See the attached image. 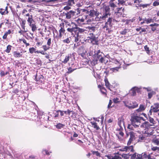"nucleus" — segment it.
<instances>
[{
  "label": "nucleus",
  "mask_w": 159,
  "mask_h": 159,
  "mask_svg": "<svg viewBox=\"0 0 159 159\" xmlns=\"http://www.w3.org/2000/svg\"><path fill=\"white\" fill-rule=\"evenodd\" d=\"M110 8L109 6H106L104 7L103 9V12L100 15H98L97 19H99V20L100 21L104 20L106 18H108V16H110Z\"/></svg>",
  "instance_id": "f257e3e1"
},
{
  "label": "nucleus",
  "mask_w": 159,
  "mask_h": 159,
  "mask_svg": "<svg viewBox=\"0 0 159 159\" xmlns=\"http://www.w3.org/2000/svg\"><path fill=\"white\" fill-rule=\"evenodd\" d=\"M64 22L67 24L68 26H70L69 28L67 29V31L71 33L73 35L74 34L73 32H74V31H75L76 27H77L76 24L73 22H72L71 23H68V22L66 20H64Z\"/></svg>",
  "instance_id": "f03ea898"
},
{
  "label": "nucleus",
  "mask_w": 159,
  "mask_h": 159,
  "mask_svg": "<svg viewBox=\"0 0 159 159\" xmlns=\"http://www.w3.org/2000/svg\"><path fill=\"white\" fill-rule=\"evenodd\" d=\"M113 20H114V19L112 17H109L107 21L105 23V25L103 27V29L108 31V33H110V29L112 26V22Z\"/></svg>",
  "instance_id": "7ed1b4c3"
},
{
  "label": "nucleus",
  "mask_w": 159,
  "mask_h": 159,
  "mask_svg": "<svg viewBox=\"0 0 159 159\" xmlns=\"http://www.w3.org/2000/svg\"><path fill=\"white\" fill-rule=\"evenodd\" d=\"M89 41L93 45L98 44V40L97 37L95 36L93 33H90L89 36L88 37Z\"/></svg>",
  "instance_id": "20e7f679"
},
{
  "label": "nucleus",
  "mask_w": 159,
  "mask_h": 159,
  "mask_svg": "<svg viewBox=\"0 0 159 159\" xmlns=\"http://www.w3.org/2000/svg\"><path fill=\"white\" fill-rule=\"evenodd\" d=\"M159 111V103H155L151 107L149 110L148 115H151L152 112L156 113Z\"/></svg>",
  "instance_id": "39448f33"
},
{
  "label": "nucleus",
  "mask_w": 159,
  "mask_h": 159,
  "mask_svg": "<svg viewBox=\"0 0 159 159\" xmlns=\"http://www.w3.org/2000/svg\"><path fill=\"white\" fill-rule=\"evenodd\" d=\"M143 119V118L142 117L137 116H134L131 117L130 121L131 123H136V124H138L140 123V120Z\"/></svg>",
  "instance_id": "423d86ee"
},
{
  "label": "nucleus",
  "mask_w": 159,
  "mask_h": 159,
  "mask_svg": "<svg viewBox=\"0 0 159 159\" xmlns=\"http://www.w3.org/2000/svg\"><path fill=\"white\" fill-rule=\"evenodd\" d=\"M76 11L71 10L69 12H63L64 14V16H66V19H70L71 17L74 16L75 15Z\"/></svg>",
  "instance_id": "0eeeda50"
},
{
  "label": "nucleus",
  "mask_w": 159,
  "mask_h": 159,
  "mask_svg": "<svg viewBox=\"0 0 159 159\" xmlns=\"http://www.w3.org/2000/svg\"><path fill=\"white\" fill-rule=\"evenodd\" d=\"M130 135L129 139L127 143L128 145H130L131 143L135 139V134L133 131H131L129 133Z\"/></svg>",
  "instance_id": "6e6552de"
},
{
  "label": "nucleus",
  "mask_w": 159,
  "mask_h": 159,
  "mask_svg": "<svg viewBox=\"0 0 159 159\" xmlns=\"http://www.w3.org/2000/svg\"><path fill=\"white\" fill-rule=\"evenodd\" d=\"M120 151H125L127 152H129V151L134 152V150L133 149V146L132 145L129 147L125 146L124 148H122L121 149H120Z\"/></svg>",
  "instance_id": "1a4fd4ad"
},
{
  "label": "nucleus",
  "mask_w": 159,
  "mask_h": 159,
  "mask_svg": "<svg viewBox=\"0 0 159 159\" xmlns=\"http://www.w3.org/2000/svg\"><path fill=\"white\" fill-rule=\"evenodd\" d=\"M75 35H74L75 36V42L77 43H79L81 41V35H80L79 33H74Z\"/></svg>",
  "instance_id": "9d476101"
},
{
  "label": "nucleus",
  "mask_w": 159,
  "mask_h": 159,
  "mask_svg": "<svg viewBox=\"0 0 159 159\" xmlns=\"http://www.w3.org/2000/svg\"><path fill=\"white\" fill-rule=\"evenodd\" d=\"M34 79L37 81H39L42 83L43 81V76L41 75L38 76L37 75H36Z\"/></svg>",
  "instance_id": "9b49d317"
},
{
  "label": "nucleus",
  "mask_w": 159,
  "mask_h": 159,
  "mask_svg": "<svg viewBox=\"0 0 159 159\" xmlns=\"http://www.w3.org/2000/svg\"><path fill=\"white\" fill-rule=\"evenodd\" d=\"M72 55H73V53L68 54L67 56L65 58L64 61H62V62L64 63L65 64L66 63L69 61L70 58H71Z\"/></svg>",
  "instance_id": "f8f14e48"
},
{
  "label": "nucleus",
  "mask_w": 159,
  "mask_h": 159,
  "mask_svg": "<svg viewBox=\"0 0 159 159\" xmlns=\"http://www.w3.org/2000/svg\"><path fill=\"white\" fill-rule=\"evenodd\" d=\"M143 20H144L145 22L147 24L150 23L151 22H152L153 21V20L152 19V18L148 16L147 18L145 17L144 18H143Z\"/></svg>",
  "instance_id": "ddd939ff"
},
{
  "label": "nucleus",
  "mask_w": 159,
  "mask_h": 159,
  "mask_svg": "<svg viewBox=\"0 0 159 159\" xmlns=\"http://www.w3.org/2000/svg\"><path fill=\"white\" fill-rule=\"evenodd\" d=\"M104 81L105 83V85L107 87V88L111 91V88L112 85L110 84L107 78H105L104 79Z\"/></svg>",
  "instance_id": "4468645a"
},
{
  "label": "nucleus",
  "mask_w": 159,
  "mask_h": 159,
  "mask_svg": "<svg viewBox=\"0 0 159 159\" xmlns=\"http://www.w3.org/2000/svg\"><path fill=\"white\" fill-rule=\"evenodd\" d=\"M27 21L29 24V25L33 24L34 21L32 15H31L30 17H28L27 19Z\"/></svg>",
  "instance_id": "2eb2a0df"
},
{
  "label": "nucleus",
  "mask_w": 159,
  "mask_h": 159,
  "mask_svg": "<svg viewBox=\"0 0 159 159\" xmlns=\"http://www.w3.org/2000/svg\"><path fill=\"white\" fill-rule=\"evenodd\" d=\"M85 30L84 29L80 28L77 26V27H76V29H75V31H74V33H78L79 34L80 33H83Z\"/></svg>",
  "instance_id": "dca6fc26"
},
{
  "label": "nucleus",
  "mask_w": 159,
  "mask_h": 159,
  "mask_svg": "<svg viewBox=\"0 0 159 159\" xmlns=\"http://www.w3.org/2000/svg\"><path fill=\"white\" fill-rule=\"evenodd\" d=\"M21 52H18L17 51H14L13 52V56L16 58H19L22 57Z\"/></svg>",
  "instance_id": "f3484780"
},
{
  "label": "nucleus",
  "mask_w": 159,
  "mask_h": 159,
  "mask_svg": "<svg viewBox=\"0 0 159 159\" xmlns=\"http://www.w3.org/2000/svg\"><path fill=\"white\" fill-rule=\"evenodd\" d=\"M87 28L89 29L88 31L90 32H94L97 30L96 28L95 27L91 26H89Z\"/></svg>",
  "instance_id": "a211bd4d"
},
{
  "label": "nucleus",
  "mask_w": 159,
  "mask_h": 159,
  "mask_svg": "<svg viewBox=\"0 0 159 159\" xmlns=\"http://www.w3.org/2000/svg\"><path fill=\"white\" fill-rule=\"evenodd\" d=\"M133 104H130L129 107V109H133L137 107L138 106V104L136 102H133Z\"/></svg>",
  "instance_id": "6ab92c4d"
},
{
  "label": "nucleus",
  "mask_w": 159,
  "mask_h": 159,
  "mask_svg": "<svg viewBox=\"0 0 159 159\" xmlns=\"http://www.w3.org/2000/svg\"><path fill=\"white\" fill-rule=\"evenodd\" d=\"M65 32V30L64 29L61 27V29L59 30V37L60 38H61L62 37V35Z\"/></svg>",
  "instance_id": "aec40b11"
},
{
  "label": "nucleus",
  "mask_w": 159,
  "mask_h": 159,
  "mask_svg": "<svg viewBox=\"0 0 159 159\" xmlns=\"http://www.w3.org/2000/svg\"><path fill=\"white\" fill-rule=\"evenodd\" d=\"M55 126L57 129H61V128H63L65 126V125L61 123H59L55 125Z\"/></svg>",
  "instance_id": "412c9836"
},
{
  "label": "nucleus",
  "mask_w": 159,
  "mask_h": 159,
  "mask_svg": "<svg viewBox=\"0 0 159 159\" xmlns=\"http://www.w3.org/2000/svg\"><path fill=\"white\" fill-rule=\"evenodd\" d=\"M131 155V154H130L129 153L127 154H122L121 156L122 158L124 159H128L129 157Z\"/></svg>",
  "instance_id": "4be33fe9"
},
{
  "label": "nucleus",
  "mask_w": 159,
  "mask_h": 159,
  "mask_svg": "<svg viewBox=\"0 0 159 159\" xmlns=\"http://www.w3.org/2000/svg\"><path fill=\"white\" fill-rule=\"evenodd\" d=\"M151 4H138V6H136V7H137L138 8L139 7H142L143 8L147 7L148 6H149Z\"/></svg>",
  "instance_id": "5701e85b"
},
{
  "label": "nucleus",
  "mask_w": 159,
  "mask_h": 159,
  "mask_svg": "<svg viewBox=\"0 0 159 159\" xmlns=\"http://www.w3.org/2000/svg\"><path fill=\"white\" fill-rule=\"evenodd\" d=\"M118 124L119 126H124V122L123 121V119L122 118L119 119Z\"/></svg>",
  "instance_id": "b1692460"
},
{
  "label": "nucleus",
  "mask_w": 159,
  "mask_h": 159,
  "mask_svg": "<svg viewBox=\"0 0 159 159\" xmlns=\"http://www.w3.org/2000/svg\"><path fill=\"white\" fill-rule=\"evenodd\" d=\"M76 69V68H75L71 66L68 68V71L67 72V73L68 74L70 73Z\"/></svg>",
  "instance_id": "393cba45"
},
{
  "label": "nucleus",
  "mask_w": 159,
  "mask_h": 159,
  "mask_svg": "<svg viewBox=\"0 0 159 159\" xmlns=\"http://www.w3.org/2000/svg\"><path fill=\"white\" fill-rule=\"evenodd\" d=\"M90 123L94 128L96 129L97 130H98L99 128L98 126L97 123L94 121L91 122Z\"/></svg>",
  "instance_id": "a878e982"
},
{
  "label": "nucleus",
  "mask_w": 159,
  "mask_h": 159,
  "mask_svg": "<svg viewBox=\"0 0 159 159\" xmlns=\"http://www.w3.org/2000/svg\"><path fill=\"white\" fill-rule=\"evenodd\" d=\"M29 26L31 28V30L33 32H34L37 30V28L34 24L30 25Z\"/></svg>",
  "instance_id": "bb28decb"
},
{
  "label": "nucleus",
  "mask_w": 159,
  "mask_h": 159,
  "mask_svg": "<svg viewBox=\"0 0 159 159\" xmlns=\"http://www.w3.org/2000/svg\"><path fill=\"white\" fill-rule=\"evenodd\" d=\"M26 22L25 20H23L22 22L20 23V25L22 28L24 30V31L26 32L27 31L25 30V25Z\"/></svg>",
  "instance_id": "cd10ccee"
},
{
  "label": "nucleus",
  "mask_w": 159,
  "mask_h": 159,
  "mask_svg": "<svg viewBox=\"0 0 159 159\" xmlns=\"http://www.w3.org/2000/svg\"><path fill=\"white\" fill-rule=\"evenodd\" d=\"M71 41V38L70 37L67 38L66 39L63 40L62 41L63 43H69Z\"/></svg>",
  "instance_id": "c85d7f7f"
},
{
  "label": "nucleus",
  "mask_w": 159,
  "mask_h": 159,
  "mask_svg": "<svg viewBox=\"0 0 159 159\" xmlns=\"http://www.w3.org/2000/svg\"><path fill=\"white\" fill-rule=\"evenodd\" d=\"M144 106L142 105H140L139 108L136 110L138 111H142L145 110Z\"/></svg>",
  "instance_id": "c756f323"
},
{
  "label": "nucleus",
  "mask_w": 159,
  "mask_h": 159,
  "mask_svg": "<svg viewBox=\"0 0 159 159\" xmlns=\"http://www.w3.org/2000/svg\"><path fill=\"white\" fill-rule=\"evenodd\" d=\"M120 68V66L116 67L110 69V70L113 72H116L118 71V70Z\"/></svg>",
  "instance_id": "7c9ffc66"
},
{
  "label": "nucleus",
  "mask_w": 159,
  "mask_h": 159,
  "mask_svg": "<svg viewBox=\"0 0 159 159\" xmlns=\"http://www.w3.org/2000/svg\"><path fill=\"white\" fill-rule=\"evenodd\" d=\"M12 46L10 45H8L7 47V49L6 50H5V52H6L7 53H8L10 52L11 50V48H12Z\"/></svg>",
  "instance_id": "2f4dec72"
},
{
  "label": "nucleus",
  "mask_w": 159,
  "mask_h": 159,
  "mask_svg": "<svg viewBox=\"0 0 159 159\" xmlns=\"http://www.w3.org/2000/svg\"><path fill=\"white\" fill-rule=\"evenodd\" d=\"M58 1L59 2H62L63 1V0H42V2H45L46 3H48L50 2H55L56 1Z\"/></svg>",
  "instance_id": "473e14b6"
},
{
  "label": "nucleus",
  "mask_w": 159,
  "mask_h": 159,
  "mask_svg": "<svg viewBox=\"0 0 159 159\" xmlns=\"http://www.w3.org/2000/svg\"><path fill=\"white\" fill-rule=\"evenodd\" d=\"M85 50L84 49V47H80L79 48H78V53L79 54L82 52L83 51Z\"/></svg>",
  "instance_id": "72a5a7b5"
},
{
  "label": "nucleus",
  "mask_w": 159,
  "mask_h": 159,
  "mask_svg": "<svg viewBox=\"0 0 159 159\" xmlns=\"http://www.w3.org/2000/svg\"><path fill=\"white\" fill-rule=\"evenodd\" d=\"M128 31H129L128 29H125L123 31H122L120 32V34L122 35H124Z\"/></svg>",
  "instance_id": "f704fd0d"
},
{
  "label": "nucleus",
  "mask_w": 159,
  "mask_h": 159,
  "mask_svg": "<svg viewBox=\"0 0 159 159\" xmlns=\"http://www.w3.org/2000/svg\"><path fill=\"white\" fill-rule=\"evenodd\" d=\"M152 150L154 151L159 152V147H152L151 148Z\"/></svg>",
  "instance_id": "c9c22d12"
},
{
  "label": "nucleus",
  "mask_w": 159,
  "mask_h": 159,
  "mask_svg": "<svg viewBox=\"0 0 159 159\" xmlns=\"http://www.w3.org/2000/svg\"><path fill=\"white\" fill-rule=\"evenodd\" d=\"M143 126V127L145 128H147L148 127H149L150 125L149 123L147 121H145L142 125Z\"/></svg>",
  "instance_id": "e433bc0d"
},
{
  "label": "nucleus",
  "mask_w": 159,
  "mask_h": 159,
  "mask_svg": "<svg viewBox=\"0 0 159 159\" xmlns=\"http://www.w3.org/2000/svg\"><path fill=\"white\" fill-rule=\"evenodd\" d=\"M96 13V11L94 10H90L89 11V15L91 16H93Z\"/></svg>",
  "instance_id": "4c0bfd02"
},
{
  "label": "nucleus",
  "mask_w": 159,
  "mask_h": 159,
  "mask_svg": "<svg viewBox=\"0 0 159 159\" xmlns=\"http://www.w3.org/2000/svg\"><path fill=\"white\" fill-rule=\"evenodd\" d=\"M133 126L134 125H133V124L131 123V124H129L128 125L127 128L130 130H134V129Z\"/></svg>",
  "instance_id": "58836bf2"
},
{
  "label": "nucleus",
  "mask_w": 159,
  "mask_h": 159,
  "mask_svg": "<svg viewBox=\"0 0 159 159\" xmlns=\"http://www.w3.org/2000/svg\"><path fill=\"white\" fill-rule=\"evenodd\" d=\"M131 91L132 92L131 95L133 96L135 95L136 94V91L135 90V89L134 88V87L131 89Z\"/></svg>",
  "instance_id": "ea45409f"
},
{
  "label": "nucleus",
  "mask_w": 159,
  "mask_h": 159,
  "mask_svg": "<svg viewBox=\"0 0 159 159\" xmlns=\"http://www.w3.org/2000/svg\"><path fill=\"white\" fill-rule=\"evenodd\" d=\"M145 137L143 136V135H142L141 136H140L139 137V139L138 140V142H141L143 140H145Z\"/></svg>",
  "instance_id": "a19ab883"
},
{
  "label": "nucleus",
  "mask_w": 159,
  "mask_h": 159,
  "mask_svg": "<svg viewBox=\"0 0 159 159\" xmlns=\"http://www.w3.org/2000/svg\"><path fill=\"white\" fill-rule=\"evenodd\" d=\"M67 4L69 6H70L72 5V4H74V0H68L67 2Z\"/></svg>",
  "instance_id": "79ce46f5"
},
{
  "label": "nucleus",
  "mask_w": 159,
  "mask_h": 159,
  "mask_svg": "<svg viewBox=\"0 0 159 159\" xmlns=\"http://www.w3.org/2000/svg\"><path fill=\"white\" fill-rule=\"evenodd\" d=\"M35 49L34 47L30 48L29 49L30 52L31 54L33 53L34 52H35Z\"/></svg>",
  "instance_id": "37998d69"
},
{
  "label": "nucleus",
  "mask_w": 159,
  "mask_h": 159,
  "mask_svg": "<svg viewBox=\"0 0 159 159\" xmlns=\"http://www.w3.org/2000/svg\"><path fill=\"white\" fill-rule=\"evenodd\" d=\"M149 120L151 123L153 124H155V121L151 117H149Z\"/></svg>",
  "instance_id": "c03bdc74"
},
{
  "label": "nucleus",
  "mask_w": 159,
  "mask_h": 159,
  "mask_svg": "<svg viewBox=\"0 0 159 159\" xmlns=\"http://www.w3.org/2000/svg\"><path fill=\"white\" fill-rule=\"evenodd\" d=\"M92 153L93 155H95L98 157L100 156V153L98 151H92Z\"/></svg>",
  "instance_id": "a18cd8bd"
},
{
  "label": "nucleus",
  "mask_w": 159,
  "mask_h": 159,
  "mask_svg": "<svg viewBox=\"0 0 159 159\" xmlns=\"http://www.w3.org/2000/svg\"><path fill=\"white\" fill-rule=\"evenodd\" d=\"M119 98H114L113 99V102L116 103H119L120 102V101H119Z\"/></svg>",
  "instance_id": "49530a36"
},
{
  "label": "nucleus",
  "mask_w": 159,
  "mask_h": 159,
  "mask_svg": "<svg viewBox=\"0 0 159 159\" xmlns=\"http://www.w3.org/2000/svg\"><path fill=\"white\" fill-rule=\"evenodd\" d=\"M109 6L111 7L112 9H113L116 7V5L112 2H110Z\"/></svg>",
  "instance_id": "de8ad7c7"
},
{
  "label": "nucleus",
  "mask_w": 159,
  "mask_h": 159,
  "mask_svg": "<svg viewBox=\"0 0 159 159\" xmlns=\"http://www.w3.org/2000/svg\"><path fill=\"white\" fill-rule=\"evenodd\" d=\"M144 48L145 50L146 51L147 53H149L150 52L149 48L148 47L147 45L145 46Z\"/></svg>",
  "instance_id": "09e8293b"
},
{
  "label": "nucleus",
  "mask_w": 159,
  "mask_h": 159,
  "mask_svg": "<svg viewBox=\"0 0 159 159\" xmlns=\"http://www.w3.org/2000/svg\"><path fill=\"white\" fill-rule=\"evenodd\" d=\"M57 112H60L61 116H63L64 115V111H61L60 110H58L56 111Z\"/></svg>",
  "instance_id": "8fccbe9b"
},
{
  "label": "nucleus",
  "mask_w": 159,
  "mask_h": 159,
  "mask_svg": "<svg viewBox=\"0 0 159 159\" xmlns=\"http://www.w3.org/2000/svg\"><path fill=\"white\" fill-rule=\"evenodd\" d=\"M136 159H143L142 155L137 154Z\"/></svg>",
  "instance_id": "3c124183"
},
{
  "label": "nucleus",
  "mask_w": 159,
  "mask_h": 159,
  "mask_svg": "<svg viewBox=\"0 0 159 159\" xmlns=\"http://www.w3.org/2000/svg\"><path fill=\"white\" fill-rule=\"evenodd\" d=\"M134 88L135 89V90L136 91V92H137L138 93H139L141 91V88H138L137 87H134Z\"/></svg>",
  "instance_id": "603ef678"
},
{
  "label": "nucleus",
  "mask_w": 159,
  "mask_h": 159,
  "mask_svg": "<svg viewBox=\"0 0 159 159\" xmlns=\"http://www.w3.org/2000/svg\"><path fill=\"white\" fill-rule=\"evenodd\" d=\"M0 13L2 15H4L6 13L5 11V10L4 9H3L2 8H0Z\"/></svg>",
  "instance_id": "864d4df0"
},
{
  "label": "nucleus",
  "mask_w": 159,
  "mask_h": 159,
  "mask_svg": "<svg viewBox=\"0 0 159 159\" xmlns=\"http://www.w3.org/2000/svg\"><path fill=\"white\" fill-rule=\"evenodd\" d=\"M136 154L137 153H135L133 154H131V155L130 156H131V159H136Z\"/></svg>",
  "instance_id": "5fc2aeb1"
},
{
  "label": "nucleus",
  "mask_w": 159,
  "mask_h": 159,
  "mask_svg": "<svg viewBox=\"0 0 159 159\" xmlns=\"http://www.w3.org/2000/svg\"><path fill=\"white\" fill-rule=\"evenodd\" d=\"M153 5L155 7L159 5V2H157V0L154 1L153 2Z\"/></svg>",
  "instance_id": "6e6d98bb"
},
{
  "label": "nucleus",
  "mask_w": 159,
  "mask_h": 159,
  "mask_svg": "<svg viewBox=\"0 0 159 159\" xmlns=\"http://www.w3.org/2000/svg\"><path fill=\"white\" fill-rule=\"evenodd\" d=\"M102 54H100L96 55V60L98 61V59L100 57H102Z\"/></svg>",
  "instance_id": "4d7b16f0"
},
{
  "label": "nucleus",
  "mask_w": 159,
  "mask_h": 159,
  "mask_svg": "<svg viewBox=\"0 0 159 159\" xmlns=\"http://www.w3.org/2000/svg\"><path fill=\"white\" fill-rule=\"evenodd\" d=\"M114 63L117 65L118 66H120L121 65V63L119 61H118V60H117L116 59H115L114 61Z\"/></svg>",
  "instance_id": "13d9d810"
},
{
  "label": "nucleus",
  "mask_w": 159,
  "mask_h": 159,
  "mask_svg": "<svg viewBox=\"0 0 159 159\" xmlns=\"http://www.w3.org/2000/svg\"><path fill=\"white\" fill-rule=\"evenodd\" d=\"M112 103V101H111V100H110L109 101V103L108 104V106H107V107L108 109H109L112 107V106H111Z\"/></svg>",
  "instance_id": "bf43d9fd"
},
{
  "label": "nucleus",
  "mask_w": 159,
  "mask_h": 159,
  "mask_svg": "<svg viewBox=\"0 0 159 159\" xmlns=\"http://www.w3.org/2000/svg\"><path fill=\"white\" fill-rule=\"evenodd\" d=\"M43 49L45 51H46L47 50H48L49 49V47H47L46 45H43Z\"/></svg>",
  "instance_id": "052dcab7"
},
{
  "label": "nucleus",
  "mask_w": 159,
  "mask_h": 159,
  "mask_svg": "<svg viewBox=\"0 0 159 159\" xmlns=\"http://www.w3.org/2000/svg\"><path fill=\"white\" fill-rule=\"evenodd\" d=\"M72 111H70L68 109L67 111H64V113L66 114H68L69 115H70V113L72 112Z\"/></svg>",
  "instance_id": "680f3d73"
},
{
  "label": "nucleus",
  "mask_w": 159,
  "mask_h": 159,
  "mask_svg": "<svg viewBox=\"0 0 159 159\" xmlns=\"http://www.w3.org/2000/svg\"><path fill=\"white\" fill-rule=\"evenodd\" d=\"M86 52V51L85 50H84V51H83L82 52H81L80 54H79V55H80L81 56L83 57H84L85 55V53Z\"/></svg>",
  "instance_id": "e2e57ef3"
},
{
  "label": "nucleus",
  "mask_w": 159,
  "mask_h": 159,
  "mask_svg": "<svg viewBox=\"0 0 159 159\" xmlns=\"http://www.w3.org/2000/svg\"><path fill=\"white\" fill-rule=\"evenodd\" d=\"M100 54H103L102 52H101L100 50H98L95 52V55Z\"/></svg>",
  "instance_id": "0e129e2a"
},
{
  "label": "nucleus",
  "mask_w": 159,
  "mask_h": 159,
  "mask_svg": "<svg viewBox=\"0 0 159 159\" xmlns=\"http://www.w3.org/2000/svg\"><path fill=\"white\" fill-rule=\"evenodd\" d=\"M71 8L69 6H67L64 7L63 9L65 10H68L70 9Z\"/></svg>",
  "instance_id": "69168bd1"
},
{
  "label": "nucleus",
  "mask_w": 159,
  "mask_h": 159,
  "mask_svg": "<svg viewBox=\"0 0 159 159\" xmlns=\"http://www.w3.org/2000/svg\"><path fill=\"white\" fill-rule=\"evenodd\" d=\"M51 38H49L47 42V45L49 46H50L51 44Z\"/></svg>",
  "instance_id": "338daca9"
},
{
  "label": "nucleus",
  "mask_w": 159,
  "mask_h": 159,
  "mask_svg": "<svg viewBox=\"0 0 159 159\" xmlns=\"http://www.w3.org/2000/svg\"><path fill=\"white\" fill-rule=\"evenodd\" d=\"M118 1L121 4H124L125 3V2L123 0H118Z\"/></svg>",
  "instance_id": "774afa93"
}]
</instances>
